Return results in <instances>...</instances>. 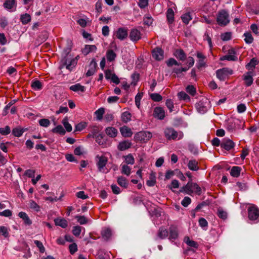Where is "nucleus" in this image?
<instances>
[{"label": "nucleus", "instance_id": "nucleus-18", "mask_svg": "<svg viewBox=\"0 0 259 259\" xmlns=\"http://www.w3.org/2000/svg\"><path fill=\"white\" fill-rule=\"evenodd\" d=\"M222 60H228V61H236L237 57L235 56V52L234 50L231 49L229 51V53L227 55L223 56Z\"/></svg>", "mask_w": 259, "mask_h": 259}, {"label": "nucleus", "instance_id": "nucleus-26", "mask_svg": "<svg viewBox=\"0 0 259 259\" xmlns=\"http://www.w3.org/2000/svg\"><path fill=\"white\" fill-rule=\"evenodd\" d=\"M241 167L238 166H233L230 171V175L233 177L237 178L240 176Z\"/></svg>", "mask_w": 259, "mask_h": 259}, {"label": "nucleus", "instance_id": "nucleus-38", "mask_svg": "<svg viewBox=\"0 0 259 259\" xmlns=\"http://www.w3.org/2000/svg\"><path fill=\"white\" fill-rule=\"evenodd\" d=\"M131 114L127 111H125L122 113L121 118L123 122L127 123L131 120Z\"/></svg>", "mask_w": 259, "mask_h": 259}, {"label": "nucleus", "instance_id": "nucleus-2", "mask_svg": "<svg viewBox=\"0 0 259 259\" xmlns=\"http://www.w3.org/2000/svg\"><path fill=\"white\" fill-rule=\"evenodd\" d=\"M95 159L98 170L102 173H107L109 171L106 168V165L108 161V158L105 155L100 156L98 155L96 156Z\"/></svg>", "mask_w": 259, "mask_h": 259}, {"label": "nucleus", "instance_id": "nucleus-39", "mask_svg": "<svg viewBox=\"0 0 259 259\" xmlns=\"http://www.w3.org/2000/svg\"><path fill=\"white\" fill-rule=\"evenodd\" d=\"M111 235H112L111 230L109 228H107L104 229L102 232V237L105 240H108L110 238V237L111 236Z\"/></svg>", "mask_w": 259, "mask_h": 259}, {"label": "nucleus", "instance_id": "nucleus-51", "mask_svg": "<svg viewBox=\"0 0 259 259\" xmlns=\"http://www.w3.org/2000/svg\"><path fill=\"white\" fill-rule=\"evenodd\" d=\"M217 214L220 218L223 220H225L227 218V212L224 211L222 208H218Z\"/></svg>", "mask_w": 259, "mask_h": 259}, {"label": "nucleus", "instance_id": "nucleus-55", "mask_svg": "<svg viewBox=\"0 0 259 259\" xmlns=\"http://www.w3.org/2000/svg\"><path fill=\"white\" fill-rule=\"evenodd\" d=\"M75 219L80 225L86 224L88 222L87 219L83 215H76Z\"/></svg>", "mask_w": 259, "mask_h": 259}, {"label": "nucleus", "instance_id": "nucleus-43", "mask_svg": "<svg viewBox=\"0 0 259 259\" xmlns=\"http://www.w3.org/2000/svg\"><path fill=\"white\" fill-rule=\"evenodd\" d=\"M21 21L23 24H26L31 21V16L28 14H23L20 17Z\"/></svg>", "mask_w": 259, "mask_h": 259}, {"label": "nucleus", "instance_id": "nucleus-45", "mask_svg": "<svg viewBox=\"0 0 259 259\" xmlns=\"http://www.w3.org/2000/svg\"><path fill=\"white\" fill-rule=\"evenodd\" d=\"M125 162L126 164L133 165L135 163V159L133 156L131 154H129L127 155L124 156Z\"/></svg>", "mask_w": 259, "mask_h": 259}, {"label": "nucleus", "instance_id": "nucleus-33", "mask_svg": "<svg viewBox=\"0 0 259 259\" xmlns=\"http://www.w3.org/2000/svg\"><path fill=\"white\" fill-rule=\"evenodd\" d=\"M16 3L15 0H6L4 4V6L7 10L12 9L14 6H16Z\"/></svg>", "mask_w": 259, "mask_h": 259}, {"label": "nucleus", "instance_id": "nucleus-15", "mask_svg": "<svg viewBox=\"0 0 259 259\" xmlns=\"http://www.w3.org/2000/svg\"><path fill=\"white\" fill-rule=\"evenodd\" d=\"M197 57L199 59L197 63V67L199 69H201L202 68L205 67L206 66V61L205 60V56L200 52L197 54Z\"/></svg>", "mask_w": 259, "mask_h": 259}, {"label": "nucleus", "instance_id": "nucleus-4", "mask_svg": "<svg viewBox=\"0 0 259 259\" xmlns=\"http://www.w3.org/2000/svg\"><path fill=\"white\" fill-rule=\"evenodd\" d=\"M248 218L252 223L256 224L259 222V208L255 205L249 207L247 209Z\"/></svg>", "mask_w": 259, "mask_h": 259}, {"label": "nucleus", "instance_id": "nucleus-50", "mask_svg": "<svg viewBox=\"0 0 259 259\" xmlns=\"http://www.w3.org/2000/svg\"><path fill=\"white\" fill-rule=\"evenodd\" d=\"M188 93L192 96H194L196 93V88L193 85H188L186 89Z\"/></svg>", "mask_w": 259, "mask_h": 259}, {"label": "nucleus", "instance_id": "nucleus-11", "mask_svg": "<svg viewBox=\"0 0 259 259\" xmlns=\"http://www.w3.org/2000/svg\"><path fill=\"white\" fill-rule=\"evenodd\" d=\"M152 57L157 61H161L164 58V52L159 48H156L152 51Z\"/></svg>", "mask_w": 259, "mask_h": 259}, {"label": "nucleus", "instance_id": "nucleus-31", "mask_svg": "<svg viewBox=\"0 0 259 259\" xmlns=\"http://www.w3.org/2000/svg\"><path fill=\"white\" fill-rule=\"evenodd\" d=\"M169 235V230L165 228H161L158 233V236L161 239L166 238Z\"/></svg>", "mask_w": 259, "mask_h": 259}, {"label": "nucleus", "instance_id": "nucleus-12", "mask_svg": "<svg viewBox=\"0 0 259 259\" xmlns=\"http://www.w3.org/2000/svg\"><path fill=\"white\" fill-rule=\"evenodd\" d=\"M129 37L132 41L134 42L137 41L141 38V32L137 28L132 29L130 32Z\"/></svg>", "mask_w": 259, "mask_h": 259}, {"label": "nucleus", "instance_id": "nucleus-20", "mask_svg": "<svg viewBox=\"0 0 259 259\" xmlns=\"http://www.w3.org/2000/svg\"><path fill=\"white\" fill-rule=\"evenodd\" d=\"M251 73V72H247L246 74L243 75V79L247 87H249L252 84L253 79Z\"/></svg>", "mask_w": 259, "mask_h": 259}, {"label": "nucleus", "instance_id": "nucleus-25", "mask_svg": "<svg viewBox=\"0 0 259 259\" xmlns=\"http://www.w3.org/2000/svg\"><path fill=\"white\" fill-rule=\"evenodd\" d=\"M174 55L177 59L181 61H184L186 58V54L184 51L181 49L176 50L174 53Z\"/></svg>", "mask_w": 259, "mask_h": 259}, {"label": "nucleus", "instance_id": "nucleus-40", "mask_svg": "<svg viewBox=\"0 0 259 259\" xmlns=\"http://www.w3.org/2000/svg\"><path fill=\"white\" fill-rule=\"evenodd\" d=\"M52 131L54 133L59 134L61 135H64L65 134V130L61 125H57L56 127L53 128Z\"/></svg>", "mask_w": 259, "mask_h": 259}, {"label": "nucleus", "instance_id": "nucleus-46", "mask_svg": "<svg viewBox=\"0 0 259 259\" xmlns=\"http://www.w3.org/2000/svg\"><path fill=\"white\" fill-rule=\"evenodd\" d=\"M62 124H63L64 127L65 128L66 130L68 132H70L72 130V126L68 122L67 118H64L62 122Z\"/></svg>", "mask_w": 259, "mask_h": 259}, {"label": "nucleus", "instance_id": "nucleus-1", "mask_svg": "<svg viewBox=\"0 0 259 259\" xmlns=\"http://www.w3.org/2000/svg\"><path fill=\"white\" fill-rule=\"evenodd\" d=\"M163 134L165 138L168 141H178L183 138L182 132L176 131L172 127H166L164 129Z\"/></svg>", "mask_w": 259, "mask_h": 259}, {"label": "nucleus", "instance_id": "nucleus-37", "mask_svg": "<svg viewBox=\"0 0 259 259\" xmlns=\"http://www.w3.org/2000/svg\"><path fill=\"white\" fill-rule=\"evenodd\" d=\"M258 61L255 58H252L250 62L246 65V68L250 70L255 68V66L257 64Z\"/></svg>", "mask_w": 259, "mask_h": 259}, {"label": "nucleus", "instance_id": "nucleus-49", "mask_svg": "<svg viewBox=\"0 0 259 259\" xmlns=\"http://www.w3.org/2000/svg\"><path fill=\"white\" fill-rule=\"evenodd\" d=\"M105 110L103 108H100L95 111V114L96 116L97 119L101 120L103 118V115L104 114Z\"/></svg>", "mask_w": 259, "mask_h": 259}, {"label": "nucleus", "instance_id": "nucleus-35", "mask_svg": "<svg viewBox=\"0 0 259 259\" xmlns=\"http://www.w3.org/2000/svg\"><path fill=\"white\" fill-rule=\"evenodd\" d=\"M55 224L57 226L59 227H66L67 222L63 219L61 218H58L54 220Z\"/></svg>", "mask_w": 259, "mask_h": 259}, {"label": "nucleus", "instance_id": "nucleus-17", "mask_svg": "<svg viewBox=\"0 0 259 259\" xmlns=\"http://www.w3.org/2000/svg\"><path fill=\"white\" fill-rule=\"evenodd\" d=\"M132 142L128 140L122 141L118 144L117 148L120 151H124L132 146Z\"/></svg>", "mask_w": 259, "mask_h": 259}, {"label": "nucleus", "instance_id": "nucleus-61", "mask_svg": "<svg viewBox=\"0 0 259 259\" xmlns=\"http://www.w3.org/2000/svg\"><path fill=\"white\" fill-rule=\"evenodd\" d=\"M87 124V123L85 122H82L78 123L75 126V131H81L84 128H85Z\"/></svg>", "mask_w": 259, "mask_h": 259}, {"label": "nucleus", "instance_id": "nucleus-53", "mask_svg": "<svg viewBox=\"0 0 259 259\" xmlns=\"http://www.w3.org/2000/svg\"><path fill=\"white\" fill-rule=\"evenodd\" d=\"M151 99L155 102H159L162 100V96L158 93H152L150 95Z\"/></svg>", "mask_w": 259, "mask_h": 259}, {"label": "nucleus", "instance_id": "nucleus-10", "mask_svg": "<svg viewBox=\"0 0 259 259\" xmlns=\"http://www.w3.org/2000/svg\"><path fill=\"white\" fill-rule=\"evenodd\" d=\"M235 146V143L231 140L224 138L221 143V147L227 151H230Z\"/></svg>", "mask_w": 259, "mask_h": 259}, {"label": "nucleus", "instance_id": "nucleus-60", "mask_svg": "<svg viewBox=\"0 0 259 259\" xmlns=\"http://www.w3.org/2000/svg\"><path fill=\"white\" fill-rule=\"evenodd\" d=\"M232 34L230 32H225L221 35V39L224 41H227L231 38Z\"/></svg>", "mask_w": 259, "mask_h": 259}, {"label": "nucleus", "instance_id": "nucleus-57", "mask_svg": "<svg viewBox=\"0 0 259 259\" xmlns=\"http://www.w3.org/2000/svg\"><path fill=\"white\" fill-rule=\"evenodd\" d=\"M169 239H176L178 236V233L176 229H169Z\"/></svg>", "mask_w": 259, "mask_h": 259}, {"label": "nucleus", "instance_id": "nucleus-63", "mask_svg": "<svg viewBox=\"0 0 259 259\" xmlns=\"http://www.w3.org/2000/svg\"><path fill=\"white\" fill-rule=\"evenodd\" d=\"M39 123L40 125L47 127L50 125V121L48 119L43 118L39 120Z\"/></svg>", "mask_w": 259, "mask_h": 259}, {"label": "nucleus", "instance_id": "nucleus-42", "mask_svg": "<svg viewBox=\"0 0 259 259\" xmlns=\"http://www.w3.org/2000/svg\"><path fill=\"white\" fill-rule=\"evenodd\" d=\"M243 36L245 37L244 41L246 44H250L253 42V38L250 32H246L244 33Z\"/></svg>", "mask_w": 259, "mask_h": 259}, {"label": "nucleus", "instance_id": "nucleus-54", "mask_svg": "<svg viewBox=\"0 0 259 259\" xmlns=\"http://www.w3.org/2000/svg\"><path fill=\"white\" fill-rule=\"evenodd\" d=\"M178 96L180 100L184 101H190V97L184 92H181L178 93Z\"/></svg>", "mask_w": 259, "mask_h": 259}, {"label": "nucleus", "instance_id": "nucleus-22", "mask_svg": "<svg viewBox=\"0 0 259 259\" xmlns=\"http://www.w3.org/2000/svg\"><path fill=\"white\" fill-rule=\"evenodd\" d=\"M156 182L155 173L152 171L149 175V179L147 181L146 184L149 187H152L155 185Z\"/></svg>", "mask_w": 259, "mask_h": 259}, {"label": "nucleus", "instance_id": "nucleus-28", "mask_svg": "<svg viewBox=\"0 0 259 259\" xmlns=\"http://www.w3.org/2000/svg\"><path fill=\"white\" fill-rule=\"evenodd\" d=\"M97 50V47L95 45H85L82 50V53L84 55H88L92 52H95Z\"/></svg>", "mask_w": 259, "mask_h": 259}, {"label": "nucleus", "instance_id": "nucleus-6", "mask_svg": "<svg viewBox=\"0 0 259 259\" xmlns=\"http://www.w3.org/2000/svg\"><path fill=\"white\" fill-rule=\"evenodd\" d=\"M217 21L220 26L227 25L230 22L228 12L225 10L220 11L217 16Z\"/></svg>", "mask_w": 259, "mask_h": 259}, {"label": "nucleus", "instance_id": "nucleus-62", "mask_svg": "<svg viewBox=\"0 0 259 259\" xmlns=\"http://www.w3.org/2000/svg\"><path fill=\"white\" fill-rule=\"evenodd\" d=\"M0 236H3L5 238L9 237L8 228H0Z\"/></svg>", "mask_w": 259, "mask_h": 259}, {"label": "nucleus", "instance_id": "nucleus-47", "mask_svg": "<svg viewBox=\"0 0 259 259\" xmlns=\"http://www.w3.org/2000/svg\"><path fill=\"white\" fill-rule=\"evenodd\" d=\"M30 208L33 210L38 212L40 210V207L34 201L30 200L29 201Z\"/></svg>", "mask_w": 259, "mask_h": 259}, {"label": "nucleus", "instance_id": "nucleus-59", "mask_svg": "<svg viewBox=\"0 0 259 259\" xmlns=\"http://www.w3.org/2000/svg\"><path fill=\"white\" fill-rule=\"evenodd\" d=\"M165 104L167 108L169 109V112H171L174 111V102L171 99H167Z\"/></svg>", "mask_w": 259, "mask_h": 259}, {"label": "nucleus", "instance_id": "nucleus-13", "mask_svg": "<svg viewBox=\"0 0 259 259\" xmlns=\"http://www.w3.org/2000/svg\"><path fill=\"white\" fill-rule=\"evenodd\" d=\"M115 35L118 39L123 40L127 37V29L125 27L119 28L117 30Z\"/></svg>", "mask_w": 259, "mask_h": 259}, {"label": "nucleus", "instance_id": "nucleus-64", "mask_svg": "<svg viewBox=\"0 0 259 259\" xmlns=\"http://www.w3.org/2000/svg\"><path fill=\"white\" fill-rule=\"evenodd\" d=\"M191 202V199L189 197H185L184 199L182 200L181 202L182 205L186 207H187Z\"/></svg>", "mask_w": 259, "mask_h": 259}, {"label": "nucleus", "instance_id": "nucleus-29", "mask_svg": "<svg viewBox=\"0 0 259 259\" xmlns=\"http://www.w3.org/2000/svg\"><path fill=\"white\" fill-rule=\"evenodd\" d=\"M18 216L24 221L26 225H30L31 224V220L27 213L25 212H20L18 214Z\"/></svg>", "mask_w": 259, "mask_h": 259}, {"label": "nucleus", "instance_id": "nucleus-27", "mask_svg": "<svg viewBox=\"0 0 259 259\" xmlns=\"http://www.w3.org/2000/svg\"><path fill=\"white\" fill-rule=\"evenodd\" d=\"M31 86L32 88L35 91H39L42 88V84L38 80L35 79L31 82Z\"/></svg>", "mask_w": 259, "mask_h": 259}, {"label": "nucleus", "instance_id": "nucleus-41", "mask_svg": "<svg viewBox=\"0 0 259 259\" xmlns=\"http://www.w3.org/2000/svg\"><path fill=\"white\" fill-rule=\"evenodd\" d=\"M121 172L122 174L128 176L131 173V168L127 164H123L121 165Z\"/></svg>", "mask_w": 259, "mask_h": 259}, {"label": "nucleus", "instance_id": "nucleus-34", "mask_svg": "<svg viewBox=\"0 0 259 259\" xmlns=\"http://www.w3.org/2000/svg\"><path fill=\"white\" fill-rule=\"evenodd\" d=\"M117 183L122 187L125 188L128 186L127 180L123 176H120L117 178Z\"/></svg>", "mask_w": 259, "mask_h": 259}, {"label": "nucleus", "instance_id": "nucleus-5", "mask_svg": "<svg viewBox=\"0 0 259 259\" xmlns=\"http://www.w3.org/2000/svg\"><path fill=\"white\" fill-rule=\"evenodd\" d=\"M152 137L151 132L147 131H142L136 133L134 136L136 141H139L143 143H147Z\"/></svg>", "mask_w": 259, "mask_h": 259}, {"label": "nucleus", "instance_id": "nucleus-52", "mask_svg": "<svg viewBox=\"0 0 259 259\" xmlns=\"http://www.w3.org/2000/svg\"><path fill=\"white\" fill-rule=\"evenodd\" d=\"M183 22L186 24H188L189 21L192 19L190 13H186L181 16Z\"/></svg>", "mask_w": 259, "mask_h": 259}, {"label": "nucleus", "instance_id": "nucleus-14", "mask_svg": "<svg viewBox=\"0 0 259 259\" xmlns=\"http://www.w3.org/2000/svg\"><path fill=\"white\" fill-rule=\"evenodd\" d=\"M169 6L171 7L168 8L166 12V18L169 23H172L174 21V11L173 8H175V5L171 3Z\"/></svg>", "mask_w": 259, "mask_h": 259}, {"label": "nucleus", "instance_id": "nucleus-58", "mask_svg": "<svg viewBox=\"0 0 259 259\" xmlns=\"http://www.w3.org/2000/svg\"><path fill=\"white\" fill-rule=\"evenodd\" d=\"M180 63H179L177 60L174 58H170L166 61V65L168 67H171L173 65H180Z\"/></svg>", "mask_w": 259, "mask_h": 259}, {"label": "nucleus", "instance_id": "nucleus-3", "mask_svg": "<svg viewBox=\"0 0 259 259\" xmlns=\"http://www.w3.org/2000/svg\"><path fill=\"white\" fill-rule=\"evenodd\" d=\"M180 191L181 192H185L188 194L195 193L199 195L201 192V189L196 183H192L191 180L186 185L182 188Z\"/></svg>", "mask_w": 259, "mask_h": 259}, {"label": "nucleus", "instance_id": "nucleus-44", "mask_svg": "<svg viewBox=\"0 0 259 259\" xmlns=\"http://www.w3.org/2000/svg\"><path fill=\"white\" fill-rule=\"evenodd\" d=\"M107 59L108 61L111 62L115 59L116 57V54L113 50H109L106 54Z\"/></svg>", "mask_w": 259, "mask_h": 259}, {"label": "nucleus", "instance_id": "nucleus-48", "mask_svg": "<svg viewBox=\"0 0 259 259\" xmlns=\"http://www.w3.org/2000/svg\"><path fill=\"white\" fill-rule=\"evenodd\" d=\"M153 19L150 15L145 16L143 18L144 24L147 25L148 26H151L153 23Z\"/></svg>", "mask_w": 259, "mask_h": 259}, {"label": "nucleus", "instance_id": "nucleus-21", "mask_svg": "<svg viewBox=\"0 0 259 259\" xmlns=\"http://www.w3.org/2000/svg\"><path fill=\"white\" fill-rule=\"evenodd\" d=\"M209 9H210V6L209 4H207L205 5L203 8V11L205 12L206 13H207V16L203 15V18L202 19V21L206 22L207 24H209L210 22V18H209Z\"/></svg>", "mask_w": 259, "mask_h": 259}, {"label": "nucleus", "instance_id": "nucleus-32", "mask_svg": "<svg viewBox=\"0 0 259 259\" xmlns=\"http://www.w3.org/2000/svg\"><path fill=\"white\" fill-rule=\"evenodd\" d=\"M25 131V129L20 127H17L13 129L12 134L15 137H20L23 135Z\"/></svg>", "mask_w": 259, "mask_h": 259}, {"label": "nucleus", "instance_id": "nucleus-9", "mask_svg": "<svg viewBox=\"0 0 259 259\" xmlns=\"http://www.w3.org/2000/svg\"><path fill=\"white\" fill-rule=\"evenodd\" d=\"M77 57L70 60H68L67 59H66L64 64L61 66V68H63L64 67H65L69 71H71L77 64Z\"/></svg>", "mask_w": 259, "mask_h": 259}, {"label": "nucleus", "instance_id": "nucleus-16", "mask_svg": "<svg viewBox=\"0 0 259 259\" xmlns=\"http://www.w3.org/2000/svg\"><path fill=\"white\" fill-rule=\"evenodd\" d=\"M153 116L157 119L162 120L165 117V111L162 107H155L154 110Z\"/></svg>", "mask_w": 259, "mask_h": 259}, {"label": "nucleus", "instance_id": "nucleus-19", "mask_svg": "<svg viewBox=\"0 0 259 259\" xmlns=\"http://www.w3.org/2000/svg\"><path fill=\"white\" fill-rule=\"evenodd\" d=\"M121 135L125 138L131 137L133 135L132 130L126 126H123L120 128Z\"/></svg>", "mask_w": 259, "mask_h": 259}, {"label": "nucleus", "instance_id": "nucleus-23", "mask_svg": "<svg viewBox=\"0 0 259 259\" xmlns=\"http://www.w3.org/2000/svg\"><path fill=\"white\" fill-rule=\"evenodd\" d=\"M106 134L110 137L114 138L117 136L118 131L114 127H108L105 130Z\"/></svg>", "mask_w": 259, "mask_h": 259}, {"label": "nucleus", "instance_id": "nucleus-36", "mask_svg": "<svg viewBox=\"0 0 259 259\" xmlns=\"http://www.w3.org/2000/svg\"><path fill=\"white\" fill-rule=\"evenodd\" d=\"M184 242L189 246L197 248L198 246L197 243L193 240H190V238L186 236L184 238Z\"/></svg>", "mask_w": 259, "mask_h": 259}, {"label": "nucleus", "instance_id": "nucleus-7", "mask_svg": "<svg viewBox=\"0 0 259 259\" xmlns=\"http://www.w3.org/2000/svg\"><path fill=\"white\" fill-rule=\"evenodd\" d=\"M233 74L232 69L228 67H224L218 69L216 71V75L219 79L224 81L227 79L229 76Z\"/></svg>", "mask_w": 259, "mask_h": 259}, {"label": "nucleus", "instance_id": "nucleus-30", "mask_svg": "<svg viewBox=\"0 0 259 259\" xmlns=\"http://www.w3.org/2000/svg\"><path fill=\"white\" fill-rule=\"evenodd\" d=\"M188 166L190 170L197 171L199 169L198 162L195 160H191L188 163Z\"/></svg>", "mask_w": 259, "mask_h": 259}, {"label": "nucleus", "instance_id": "nucleus-8", "mask_svg": "<svg viewBox=\"0 0 259 259\" xmlns=\"http://www.w3.org/2000/svg\"><path fill=\"white\" fill-rule=\"evenodd\" d=\"M209 101L206 98H202L196 104V108L197 111L201 113L204 114L208 110Z\"/></svg>", "mask_w": 259, "mask_h": 259}, {"label": "nucleus", "instance_id": "nucleus-56", "mask_svg": "<svg viewBox=\"0 0 259 259\" xmlns=\"http://www.w3.org/2000/svg\"><path fill=\"white\" fill-rule=\"evenodd\" d=\"M11 132V128L9 126L7 125L5 127L0 128V134L6 136L9 134Z\"/></svg>", "mask_w": 259, "mask_h": 259}, {"label": "nucleus", "instance_id": "nucleus-24", "mask_svg": "<svg viewBox=\"0 0 259 259\" xmlns=\"http://www.w3.org/2000/svg\"><path fill=\"white\" fill-rule=\"evenodd\" d=\"M69 89L73 92H84L85 90L84 86L81 85L80 83H76L69 87Z\"/></svg>", "mask_w": 259, "mask_h": 259}]
</instances>
